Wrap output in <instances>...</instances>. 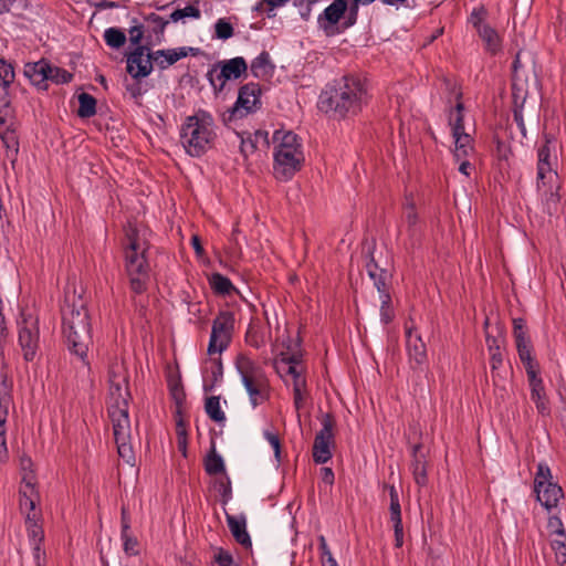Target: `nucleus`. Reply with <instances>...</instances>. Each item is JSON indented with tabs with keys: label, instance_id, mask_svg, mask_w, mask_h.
I'll use <instances>...</instances> for the list:
<instances>
[{
	"label": "nucleus",
	"instance_id": "4c0bfd02",
	"mask_svg": "<svg viewBox=\"0 0 566 566\" xmlns=\"http://www.w3.org/2000/svg\"><path fill=\"white\" fill-rule=\"evenodd\" d=\"M209 284L212 291L218 295H230L233 291H235V287L233 286L230 279L219 272L212 273L210 275Z\"/></svg>",
	"mask_w": 566,
	"mask_h": 566
},
{
	"label": "nucleus",
	"instance_id": "052dcab7",
	"mask_svg": "<svg viewBox=\"0 0 566 566\" xmlns=\"http://www.w3.org/2000/svg\"><path fill=\"white\" fill-rule=\"evenodd\" d=\"M117 446V452L118 455L128 464H134L135 462V453L133 450L132 444L129 443V440L124 441H115Z\"/></svg>",
	"mask_w": 566,
	"mask_h": 566
},
{
	"label": "nucleus",
	"instance_id": "a211bd4d",
	"mask_svg": "<svg viewBox=\"0 0 566 566\" xmlns=\"http://www.w3.org/2000/svg\"><path fill=\"white\" fill-rule=\"evenodd\" d=\"M52 72V64L46 59L36 62H28L24 64L23 74L39 90H48V74Z\"/></svg>",
	"mask_w": 566,
	"mask_h": 566
},
{
	"label": "nucleus",
	"instance_id": "f704fd0d",
	"mask_svg": "<svg viewBox=\"0 0 566 566\" xmlns=\"http://www.w3.org/2000/svg\"><path fill=\"white\" fill-rule=\"evenodd\" d=\"M479 36L485 44V50L492 55L496 54L501 50V38L495 29L490 24H485L480 31Z\"/></svg>",
	"mask_w": 566,
	"mask_h": 566
},
{
	"label": "nucleus",
	"instance_id": "a19ab883",
	"mask_svg": "<svg viewBox=\"0 0 566 566\" xmlns=\"http://www.w3.org/2000/svg\"><path fill=\"white\" fill-rule=\"evenodd\" d=\"M103 36L106 45L115 50L120 49L126 43L125 32L116 27L106 29Z\"/></svg>",
	"mask_w": 566,
	"mask_h": 566
},
{
	"label": "nucleus",
	"instance_id": "39448f33",
	"mask_svg": "<svg viewBox=\"0 0 566 566\" xmlns=\"http://www.w3.org/2000/svg\"><path fill=\"white\" fill-rule=\"evenodd\" d=\"M302 337L300 331L295 338H291L285 344V364L289 365L285 370L293 380V400L294 407L298 411L304 407L305 401L310 397L306 382V365L304 363V349L302 348Z\"/></svg>",
	"mask_w": 566,
	"mask_h": 566
},
{
	"label": "nucleus",
	"instance_id": "4be33fe9",
	"mask_svg": "<svg viewBox=\"0 0 566 566\" xmlns=\"http://www.w3.org/2000/svg\"><path fill=\"white\" fill-rule=\"evenodd\" d=\"M422 449L423 446L421 443H417L412 446L411 452V471L413 480L418 486H426L428 484L427 461Z\"/></svg>",
	"mask_w": 566,
	"mask_h": 566
},
{
	"label": "nucleus",
	"instance_id": "6e6d98bb",
	"mask_svg": "<svg viewBox=\"0 0 566 566\" xmlns=\"http://www.w3.org/2000/svg\"><path fill=\"white\" fill-rule=\"evenodd\" d=\"M169 392L177 407L176 413L180 416L182 405L186 401V392L182 385L180 382L170 384Z\"/></svg>",
	"mask_w": 566,
	"mask_h": 566
},
{
	"label": "nucleus",
	"instance_id": "393cba45",
	"mask_svg": "<svg viewBox=\"0 0 566 566\" xmlns=\"http://www.w3.org/2000/svg\"><path fill=\"white\" fill-rule=\"evenodd\" d=\"M537 494V500L547 510L556 507L559 500L564 496L563 489L557 483H548L544 488L534 490Z\"/></svg>",
	"mask_w": 566,
	"mask_h": 566
},
{
	"label": "nucleus",
	"instance_id": "6e6552de",
	"mask_svg": "<svg viewBox=\"0 0 566 566\" xmlns=\"http://www.w3.org/2000/svg\"><path fill=\"white\" fill-rule=\"evenodd\" d=\"M18 345L25 363H32L40 350V323L39 317L22 312L17 319Z\"/></svg>",
	"mask_w": 566,
	"mask_h": 566
},
{
	"label": "nucleus",
	"instance_id": "bf43d9fd",
	"mask_svg": "<svg viewBox=\"0 0 566 566\" xmlns=\"http://www.w3.org/2000/svg\"><path fill=\"white\" fill-rule=\"evenodd\" d=\"M283 4V0H261L255 3L252 10L256 13H266L269 18L274 17L272 11Z\"/></svg>",
	"mask_w": 566,
	"mask_h": 566
},
{
	"label": "nucleus",
	"instance_id": "4d7b16f0",
	"mask_svg": "<svg viewBox=\"0 0 566 566\" xmlns=\"http://www.w3.org/2000/svg\"><path fill=\"white\" fill-rule=\"evenodd\" d=\"M73 80V74L65 69L53 66L52 72L48 74V81L54 84H66Z\"/></svg>",
	"mask_w": 566,
	"mask_h": 566
},
{
	"label": "nucleus",
	"instance_id": "e433bc0d",
	"mask_svg": "<svg viewBox=\"0 0 566 566\" xmlns=\"http://www.w3.org/2000/svg\"><path fill=\"white\" fill-rule=\"evenodd\" d=\"M461 97H462V94L459 93L457 96L458 102H457L454 108H452L449 114V125L451 126L452 135H458V134L464 132V119H463L464 105L460 101Z\"/></svg>",
	"mask_w": 566,
	"mask_h": 566
},
{
	"label": "nucleus",
	"instance_id": "79ce46f5",
	"mask_svg": "<svg viewBox=\"0 0 566 566\" xmlns=\"http://www.w3.org/2000/svg\"><path fill=\"white\" fill-rule=\"evenodd\" d=\"M381 305H380V321L384 324H389L395 318V311L391 306V296L389 294L388 287L385 291H378Z\"/></svg>",
	"mask_w": 566,
	"mask_h": 566
},
{
	"label": "nucleus",
	"instance_id": "7c9ffc66",
	"mask_svg": "<svg viewBox=\"0 0 566 566\" xmlns=\"http://www.w3.org/2000/svg\"><path fill=\"white\" fill-rule=\"evenodd\" d=\"M274 144V166L273 174L277 180L283 178V128L275 129L272 136Z\"/></svg>",
	"mask_w": 566,
	"mask_h": 566
},
{
	"label": "nucleus",
	"instance_id": "de8ad7c7",
	"mask_svg": "<svg viewBox=\"0 0 566 566\" xmlns=\"http://www.w3.org/2000/svg\"><path fill=\"white\" fill-rule=\"evenodd\" d=\"M212 366H211V381L210 384L205 382L203 390L206 392L211 391L214 386L222 380L223 377V365L221 357L211 358L210 359Z\"/></svg>",
	"mask_w": 566,
	"mask_h": 566
},
{
	"label": "nucleus",
	"instance_id": "5701e85b",
	"mask_svg": "<svg viewBox=\"0 0 566 566\" xmlns=\"http://www.w3.org/2000/svg\"><path fill=\"white\" fill-rule=\"evenodd\" d=\"M375 245L370 247L366 254V270L368 276L373 280L377 291H385L387 287L388 272L386 269L379 268L374 256Z\"/></svg>",
	"mask_w": 566,
	"mask_h": 566
},
{
	"label": "nucleus",
	"instance_id": "e2e57ef3",
	"mask_svg": "<svg viewBox=\"0 0 566 566\" xmlns=\"http://www.w3.org/2000/svg\"><path fill=\"white\" fill-rule=\"evenodd\" d=\"M513 335L515 343L530 339L525 319L517 317L513 319Z\"/></svg>",
	"mask_w": 566,
	"mask_h": 566
},
{
	"label": "nucleus",
	"instance_id": "864d4df0",
	"mask_svg": "<svg viewBox=\"0 0 566 566\" xmlns=\"http://www.w3.org/2000/svg\"><path fill=\"white\" fill-rule=\"evenodd\" d=\"M245 343L254 348H260L264 344V335L261 328L250 324L245 333Z\"/></svg>",
	"mask_w": 566,
	"mask_h": 566
},
{
	"label": "nucleus",
	"instance_id": "bb28decb",
	"mask_svg": "<svg viewBox=\"0 0 566 566\" xmlns=\"http://www.w3.org/2000/svg\"><path fill=\"white\" fill-rule=\"evenodd\" d=\"M551 139L545 135V143L537 150V187L544 184L546 174L552 172L551 164Z\"/></svg>",
	"mask_w": 566,
	"mask_h": 566
},
{
	"label": "nucleus",
	"instance_id": "680f3d73",
	"mask_svg": "<svg viewBox=\"0 0 566 566\" xmlns=\"http://www.w3.org/2000/svg\"><path fill=\"white\" fill-rule=\"evenodd\" d=\"M318 0H285V3L291 2L294 8L298 9L302 19L307 20L311 15L312 6Z\"/></svg>",
	"mask_w": 566,
	"mask_h": 566
},
{
	"label": "nucleus",
	"instance_id": "774afa93",
	"mask_svg": "<svg viewBox=\"0 0 566 566\" xmlns=\"http://www.w3.org/2000/svg\"><path fill=\"white\" fill-rule=\"evenodd\" d=\"M522 364L526 370V375L528 378V382H533L536 380H541L542 378L538 376L539 366L534 357L530 358V360H522Z\"/></svg>",
	"mask_w": 566,
	"mask_h": 566
},
{
	"label": "nucleus",
	"instance_id": "a878e982",
	"mask_svg": "<svg viewBox=\"0 0 566 566\" xmlns=\"http://www.w3.org/2000/svg\"><path fill=\"white\" fill-rule=\"evenodd\" d=\"M12 381L6 375L0 380V428H6L9 407L13 403Z\"/></svg>",
	"mask_w": 566,
	"mask_h": 566
},
{
	"label": "nucleus",
	"instance_id": "c756f323",
	"mask_svg": "<svg viewBox=\"0 0 566 566\" xmlns=\"http://www.w3.org/2000/svg\"><path fill=\"white\" fill-rule=\"evenodd\" d=\"M203 467L208 475L227 474L223 458L217 452L213 441L203 460Z\"/></svg>",
	"mask_w": 566,
	"mask_h": 566
},
{
	"label": "nucleus",
	"instance_id": "13d9d810",
	"mask_svg": "<svg viewBox=\"0 0 566 566\" xmlns=\"http://www.w3.org/2000/svg\"><path fill=\"white\" fill-rule=\"evenodd\" d=\"M132 22L133 24L128 30L130 35L129 41L134 48H137V45H143L142 40L144 39L145 25L136 18H134Z\"/></svg>",
	"mask_w": 566,
	"mask_h": 566
},
{
	"label": "nucleus",
	"instance_id": "dca6fc26",
	"mask_svg": "<svg viewBox=\"0 0 566 566\" xmlns=\"http://www.w3.org/2000/svg\"><path fill=\"white\" fill-rule=\"evenodd\" d=\"M201 53L199 48L191 46H180L176 49H161L153 54V62L157 65L159 70H166L170 65L175 64L177 61L187 57L188 55L197 56Z\"/></svg>",
	"mask_w": 566,
	"mask_h": 566
},
{
	"label": "nucleus",
	"instance_id": "20e7f679",
	"mask_svg": "<svg viewBox=\"0 0 566 566\" xmlns=\"http://www.w3.org/2000/svg\"><path fill=\"white\" fill-rule=\"evenodd\" d=\"M128 241L125 247V270L129 277L130 290L135 294H143L147 290L150 266L146 258L148 248L142 247L136 228H129L126 232Z\"/></svg>",
	"mask_w": 566,
	"mask_h": 566
},
{
	"label": "nucleus",
	"instance_id": "0e129e2a",
	"mask_svg": "<svg viewBox=\"0 0 566 566\" xmlns=\"http://www.w3.org/2000/svg\"><path fill=\"white\" fill-rule=\"evenodd\" d=\"M552 548L555 552V558L559 566H566V538L554 539Z\"/></svg>",
	"mask_w": 566,
	"mask_h": 566
},
{
	"label": "nucleus",
	"instance_id": "9b49d317",
	"mask_svg": "<svg viewBox=\"0 0 566 566\" xmlns=\"http://www.w3.org/2000/svg\"><path fill=\"white\" fill-rule=\"evenodd\" d=\"M234 365L241 376L252 405L256 406V397L260 395L259 378L261 377V368L242 353L237 356Z\"/></svg>",
	"mask_w": 566,
	"mask_h": 566
},
{
	"label": "nucleus",
	"instance_id": "5fc2aeb1",
	"mask_svg": "<svg viewBox=\"0 0 566 566\" xmlns=\"http://www.w3.org/2000/svg\"><path fill=\"white\" fill-rule=\"evenodd\" d=\"M15 72L13 63L0 57V83L11 85L14 82Z\"/></svg>",
	"mask_w": 566,
	"mask_h": 566
},
{
	"label": "nucleus",
	"instance_id": "69168bd1",
	"mask_svg": "<svg viewBox=\"0 0 566 566\" xmlns=\"http://www.w3.org/2000/svg\"><path fill=\"white\" fill-rule=\"evenodd\" d=\"M272 354L274 355L273 358L265 357L264 364H266L268 360H271L276 374L282 378L283 374L281 373V368L283 365V350L280 348L277 343L272 345Z\"/></svg>",
	"mask_w": 566,
	"mask_h": 566
},
{
	"label": "nucleus",
	"instance_id": "c85d7f7f",
	"mask_svg": "<svg viewBox=\"0 0 566 566\" xmlns=\"http://www.w3.org/2000/svg\"><path fill=\"white\" fill-rule=\"evenodd\" d=\"M144 21L147 23L148 39L154 35L156 39L155 44L161 43L165 40V29L169 21L155 12L145 15Z\"/></svg>",
	"mask_w": 566,
	"mask_h": 566
},
{
	"label": "nucleus",
	"instance_id": "09e8293b",
	"mask_svg": "<svg viewBox=\"0 0 566 566\" xmlns=\"http://www.w3.org/2000/svg\"><path fill=\"white\" fill-rule=\"evenodd\" d=\"M454 138V156L460 159L461 157H467L469 155V150H471L470 146V135H468L465 132L460 133L458 135H452Z\"/></svg>",
	"mask_w": 566,
	"mask_h": 566
},
{
	"label": "nucleus",
	"instance_id": "6ab92c4d",
	"mask_svg": "<svg viewBox=\"0 0 566 566\" xmlns=\"http://www.w3.org/2000/svg\"><path fill=\"white\" fill-rule=\"evenodd\" d=\"M108 416L113 423L114 440H129L130 421L128 416V406L122 401V407L119 409H108Z\"/></svg>",
	"mask_w": 566,
	"mask_h": 566
},
{
	"label": "nucleus",
	"instance_id": "49530a36",
	"mask_svg": "<svg viewBox=\"0 0 566 566\" xmlns=\"http://www.w3.org/2000/svg\"><path fill=\"white\" fill-rule=\"evenodd\" d=\"M486 344L491 355V368L496 370L503 364V352L496 338L486 337Z\"/></svg>",
	"mask_w": 566,
	"mask_h": 566
},
{
	"label": "nucleus",
	"instance_id": "b1692460",
	"mask_svg": "<svg viewBox=\"0 0 566 566\" xmlns=\"http://www.w3.org/2000/svg\"><path fill=\"white\" fill-rule=\"evenodd\" d=\"M0 138L6 147V156L12 165L17 161L19 154V137L17 132L6 124H0Z\"/></svg>",
	"mask_w": 566,
	"mask_h": 566
},
{
	"label": "nucleus",
	"instance_id": "2f4dec72",
	"mask_svg": "<svg viewBox=\"0 0 566 566\" xmlns=\"http://www.w3.org/2000/svg\"><path fill=\"white\" fill-rule=\"evenodd\" d=\"M531 387V399L534 401L537 411L541 415L549 413L548 399L545 394V388L543 384V379L530 382Z\"/></svg>",
	"mask_w": 566,
	"mask_h": 566
},
{
	"label": "nucleus",
	"instance_id": "0eeeda50",
	"mask_svg": "<svg viewBox=\"0 0 566 566\" xmlns=\"http://www.w3.org/2000/svg\"><path fill=\"white\" fill-rule=\"evenodd\" d=\"M248 75V63L242 56L218 61L207 72V80L214 95H219L229 81H237Z\"/></svg>",
	"mask_w": 566,
	"mask_h": 566
},
{
	"label": "nucleus",
	"instance_id": "423d86ee",
	"mask_svg": "<svg viewBox=\"0 0 566 566\" xmlns=\"http://www.w3.org/2000/svg\"><path fill=\"white\" fill-rule=\"evenodd\" d=\"M261 105L260 84L245 83L240 86L234 104L221 114L220 119L227 128L235 130L242 126V120L256 113Z\"/></svg>",
	"mask_w": 566,
	"mask_h": 566
},
{
	"label": "nucleus",
	"instance_id": "37998d69",
	"mask_svg": "<svg viewBox=\"0 0 566 566\" xmlns=\"http://www.w3.org/2000/svg\"><path fill=\"white\" fill-rule=\"evenodd\" d=\"M214 489L220 495V503L224 507L232 499V485L228 474L214 481Z\"/></svg>",
	"mask_w": 566,
	"mask_h": 566
},
{
	"label": "nucleus",
	"instance_id": "58836bf2",
	"mask_svg": "<svg viewBox=\"0 0 566 566\" xmlns=\"http://www.w3.org/2000/svg\"><path fill=\"white\" fill-rule=\"evenodd\" d=\"M205 410L212 421L219 424H223L226 422L227 418L226 413L221 410L219 396L208 397L205 402Z\"/></svg>",
	"mask_w": 566,
	"mask_h": 566
},
{
	"label": "nucleus",
	"instance_id": "ea45409f",
	"mask_svg": "<svg viewBox=\"0 0 566 566\" xmlns=\"http://www.w3.org/2000/svg\"><path fill=\"white\" fill-rule=\"evenodd\" d=\"M78 108L77 116L81 118H90L96 114V98L88 93H81L77 97Z\"/></svg>",
	"mask_w": 566,
	"mask_h": 566
},
{
	"label": "nucleus",
	"instance_id": "cd10ccee",
	"mask_svg": "<svg viewBox=\"0 0 566 566\" xmlns=\"http://www.w3.org/2000/svg\"><path fill=\"white\" fill-rule=\"evenodd\" d=\"M250 69L253 76L265 80L273 76L275 65L271 62L270 54L266 51H262L252 60Z\"/></svg>",
	"mask_w": 566,
	"mask_h": 566
},
{
	"label": "nucleus",
	"instance_id": "338daca9",
	"mask_svg": "<svg viewBox=\"0 0 566 566\" xmlns=\"http://www.w3.org/2000/svg\"><path fill=\"white\" fill-rule=\"evenodd\" d=\"M176 424H177L178 450L181 451L182 454L186 457L187 455V431H186L184 420L181 418H179L176 421Z\"/></svg>",
	"mask_w": 566,
	"mask_h": 566
},
{
	"label": "nucleus",
	"instance_id": "9d476101",
	"mask_svg": "<svg viewBox=\"0 0 566 566\" xmlns=\"http://www.w3.org/2000/svg\"><path fill=\"white\" fill-rule=\"evenodd\" d=\"M322 429L316 433L313 443V460L317 464H324L332 459L331 447L335 444L334 428L335 418L327 412L322 418Z\"/></svg>",
	"mask_w": 566,
	"mask_h": 566
},
{
	"label": "nucleus",
	"instance_id": "2eb2a0df",
	"mask_svg": "<svg viewBox=\"0 0 566 566\" xmlns=\"http://www.w3.org/2000/svg\"><path fill=\"white\" fill-rule=\"evenodd\" d=\"M19 497L21 513L25 514V516L36 513L35 506L40 496L35 489V476L32 472L22 478L21 486L19 489Z\"/></svg>",
	"mask_w": 566,
	"mask_h": 566
},
{
	"label": "nucleus",
	"instance_id": "f3484780",
	"mask_svg": "<svg viewBox=\"0 0 566 566\" xmlns=\"http://www.w3.org/2000/svg\"><path fill=\"white\" fill-rule=\"evenodd\" d=\"M348 9V0H334L317 18L319 28L326 35L334 34V27L340 21Z\"/></svg>",
	"mask_w": 566,
	"mask_h": 566
},
{
	"label": "nucleus",
	"instance_id": "a18cd8bd",
	"mask_svg": "<svg viewBox=\"0 0 566 566\" xmlns=\"http://www.w3.org/2000/svg\"><path fill=\"white\" fill-rule=\"evenodd\" d=\"M489 17V11L485 8V6L480 4L471 11L468 22L472 24V27L475 29V31H480L485 24H488L485 21Z\"/></svg>",
	"mask_w": 566,
	"mask_h": 566
},
{
	"label": "nucleus",
	"instance_id": "473e14b6",
	"mask_svg": "<svg viewBox=\"0 0 566 566\" xmlns=\"http://www.w3.org/2000/svg\"><path fill=\"white\" fill-rule=\"evenodd\" d=\"M25 526L28 538L33 545H43L44 542V531L42 525L39 523V513H33L32 515H27L25 517Z\"/></svg>",
	"mask_w": 566,
	"mask_h": 566
},
{
	"label": "nucleus",
	"instance_id": "c9c22d12",
	"mask_svg": "<svg viewBox=\"0 0 566 566\" xmlns=\"http://www.w3.org/2000/svg\"><path fill=\"white\" fill-rule=\"evenodd\" d=\"M512 104L513 108H524L527 99V85L522 76H512Z\"/></svg>",
	"mask_w": 566,
	"mask_h": 566
},
{
	"label": "nucleus",
	"instance_id": "c03bdc74",
	"mask_svg": "<svg viewBox=\"0 0 566 566\" xmlns=\"http://www.w3.org/2000/svg\"><path fill=\"white\" fill-rule=\"evenodd\" d=\"M10 86L0 83V124H6L12 112Z\"/></svg>",
	"mask_w": 566,
	"mask_h": 566
},
{
	"label": "nucleus",
	"instance_id": "f03ea898",
	"mask_svg": "<svg viewBox=\"0 0 566 566\" xmlns=\"http://www.w3.org/2000/svg\"><path fill=\"white\" fill-rule=\"evenodd\" d=\"M367 88L361 80L354 75H345L327 86L318 97V109L335 118L357 115L367 104Z\"/></svg>",
	"mask_w": 566,
	"mask_h": 566
},
{
	"label": "nucleus",
	"instance_id": "603ef678",
	"mask_svg": "<svg viewBox=\"0 0 566 566\" xmlns=\"http://www.w3.org/2000/svg\"><path fill=\"white\" fill-rule=\"evenodd\" d=\"M548 483H554L551 469L547 464L539 463L534 479V490L544 488Z\"/></svg>",
	"mask_w": 566,
	"mask_h": 566
},
{
	"label": "nucleus",
	"instance_id": "412c9836",
	"mask_svg": "<svg viewBox=\"0 0 566 566\" xmlns=\"http://www.w3.org/2000/svg\"><path fill=\"white\" fill-rule=\"evenodd\" d=\"M226 520L228 527L237 543L242 545L244 548L252 546L251 537L247 531V517L244 514L231 515L226 512Z\"/></svg>",
	"mask_w": 566,
	"mask_h": 566
},
{
	"label": "nucleus",
	"instance_id": "3c124183",
	"mask_svg": "<svg viewBox=\"0 0 566 566\" xmlns=\"http://www.w3.org/2000/svg\"><path fill=\"white\" fill-rule=\"evenodd\" d=\"M234 34V29L232 24L226 19L221 18L218 19L214 23V38L226 41L230 38H232Z\"/></svg>",
	"mask_w": 566,
	"mask_h": 566
},
{
	"label": "nucleus",
	"instance_id": "7ed1b4c3",
	"mask_svg": "<svg viewBox=\"0 0 566 566\" xmlns=\"http://www.w3.org/2000/svg\"><path fill=\"white\" fill-rule=\"evenodd\" d=\"M217 137L214 118L206 109L199 108L180 125L179 140L190 157L205 156L214 146Z\"/></svg>",
	"mask_w": 566,
	"mask_h": 566
},
{
	"label": "nucleus",
	"instance_id": "ddd939ff",
	"mask_svg": "<svg viewBox=\"0 0 566 566\" xmlns=\"http://www.w3.org/2000/svg\"><path fill=\"white\" fill-rule=\"evenodd\" d=\"M304 163L302 139L293 132H285V180L300 171Z\"/></svg>",
	"mask_w": 566,
	"mask_h": 566
},
{
	"label": "nucleus",
	"instance_id": "8fccbe9b",
	"mask_svg": "<svg viewBox=\"0 0 566 566\" xmlns=\"http://www.w3.org/2000/svg\"><path fill=\"white\" fill-rule=\"evenodd\" d=\"M233 132L240 138V153L244 157H248L256 150L255 142L251 138L250 132L239 130V128Z\"/></svg>",
	"mask_w": 566,
	"mask_h": 566
},
{
	"label": "nucleus",
	"instance_id": "aec40b11",
	"mask_svg": "<svg viewBox=\"0 0 566 566\" xmlns=\"http://www.w3.org/2000/svg\"><path fill=\"white\" fill-rule=\"evenodd\" d=\"M120 539L123 542V551L126 556L139 555V542L130 531V516L125 506L120 511Z\"/></svg>",
	"mask_w": 566,
	"mask_h": 566
},
{
	"label": "nucleus",
	"instance_id": "4468645a",
	"mask_svg": "<svg viewBox=\"0 0 566 566\" xmlns=\"http://www.w3.org/2000/svg\"><path fill=\"white\" fill-rule=\"evenodd\" d=\"M406 347L411 368H419L427 363L426 344L413 326L406 325Z\"/></svg>",
	"mask_w": 566,
	"mask_h": 566
},
{
	"label": "nucleus",
	"instance_id": "1a4fd4ad",
	"mask_svg": "<svg viewBox=\"0 0 566 566\" xmlns=\"http://www.w3.org/2000/svg\"><path fill=\"white\" fill-rule=\"evenodd\" d=\"M234 328V314L230 311H220L212 322L211 335L208 344V354H221L231 343Z\"/></svg>",
	"mask_w": 566,
	"mask_h": 566
},
{
	"label": "nucleus",
	"instance_id": "72a5a7b5",
	"mask_svg": "<svg viewBox=\"0 0 566 566\" xmlns=\"http://www.w3.org/2000/svg\"><path fill=\"white\" fill-rule=\"evenodd\" d=\"M109 394L114 402L108 409H119L122 407V401L128 406L130 392L128 390L127 379L124 378L123 384L111 380Z\"/></svg>",
	"mask_w": 566,
	"mask_h": 566
},
{
	"label": "nucleus",
	"instance_id": "f8f14e48",
	"mask_svg": "<svg viewBox=\"0 0 566 566\" xmlns=\"http://www.w3.org/2000/svg\"><path fill=\"white\" fill-rule=\"evenodd\" d=\"M151 44L153 43L148 41L146 45H137V48H134V50L127 55L126 71L133 78H144L153 72Z\"/></svg>",
	"mask_w": 566,
	"mask_h": 566
},
{
	"label": "nucleus",
	"instance_id": "f257e3e1",
	"mask_svg": "<svg viewBox=\"0 0 566 566\" xmlns=\"http://www.w3.org/2000/svg\"><path fill=\"white\" fill-rule=\"evenodd\" d=\"M61 316L62 335L69 352L88 367V349L93 344L91 316L86 302L75 289L64 291Z\"/></svg>",
	"mask_w": 566,
	"mask_h": 566
}]
</instances>
